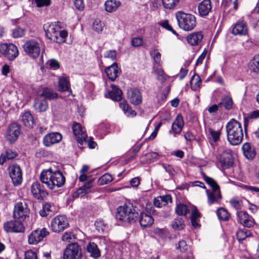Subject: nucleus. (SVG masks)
<instances>
[{
	"label": "nucleus",
	"mask_w": 259,
	"mask_h": 259,
	"mask_svg": "<svg viewBox=\"0 0 259 259\" xmlns=\"http://www.w3.org/2000/svg\"><path fill=\"white\" fill-rule=\"evenodd\" d=\"M22 222L15 219L7 222L4 224V229L7 232L23 233L25 227Z\"/></svg>",
	"instance_id": "obj_13"
},
{
	"label": "nucleus",
	"mask_w": 259,
	"mask_h": 259,
	"mask_svg": "<svg viewBox=\"0 0 259 259\" xmlns=\"http://www.w3.org/2000/svg\"><path fill=\"white\" fill-rule=\"evenodd\" d=\"M249 68L255 73L259 72V54L255 55L250 61Z\"/></svg>",
	"instance_id": "obj_37"
},
{
	"label": "nucleus",
	"mask_w": 259,
	"mask_h": 259,
	"mask_svg": "<svg viewBox=\"0 0 259 259\" xmlns=\"http://www.w3.org/2000/svg\"><path fill=\"white\" fill-rule=\"evenodd\" d=\"M39 179L42 183L51 190L62 187L65 182V178L62 172L59 170L54 171L52 168L43 170Z\"/></svg>",
	"instance_id": "obj_1"
},
{
	"label": "nucleus",
	"mask_w": 259,
	"mask_h": 259,
	"mask_svg": "<svg viewBox=\"0 0 259 259\" xmlns=\"http://www.w3.org/2000/svg\"><path fill=\"white\" fill-rule=\"evenodd\" d=\"M0 52L4 54L10 61L14 60L19 54L17 47L13 44H2L0 45Z\"/></svg>",
	"instance_id": "obj_12"
},
{
	"label": "nucleus",
	"mask_w": 259,
	"mask_h": 259,
	"mask_svg": "<svg viewBox=\"0 0 259 259\" xmlns=\"http://www.w3.org/2000/svg\"><path fill=\"white\" fill-rule=\"evenodd\" d=\"M237 238L239 241H243L246 237L251 236L249 231L247 230L239 229L236 232Z\"/></svg>",
	"instance_id": "obj_46"
},
{
	"label": "nucleus",
	"mask_w": 259,
	"mask_h": 259,
	"mask_svg": "<svg viewBox=\"0 0 259 259\" xmlns=\"http://www.w3.org/2000/svg\"><path fill=\"white\" fill-rule=\"evenodd\" d=\"M217 214L219 219L222 221H228L230 217L227 210L223 207L219 208L217 211Z\"/></svg>",
	"instance_id": "obj_40"
},
{
	"label": "nucleus",
	"mask_w": 259,
	"mask_h": 259,
	"mask_svg": "<svg viewBox=\"0 0 259 259\" xmlns=\"http://www.w3.org/2000/svg\"><path fill=\"white\" fill-rule=\"evenodd\" d=\"M38 7L48 6L50 4V0H35Z\"/></svg>",
	"instance_id": "obj_62"
},
{
	"label": "nucleus",
	"mask_w": 259,
	"mask_h": 259,
	"mask_svg": "<svg viewBox=\"0 0 259 259\" xmlns=\"http://www.w3.org/2000/svg\"><path fill=\"white\" fill-rule=\"evenodd\" d=\"M43 28L49 39L58 44L65 41L68 33L66 31L61 30L60 22H48L44 24Z\"/></svg>",
	"instance_id": "obj_2"
},
{
	"label": "nucleus",
	"mask_w": 259,
	"mask_h": 259,
	"mask_svg": "<svg viewBox=\"0 0 259 259\" xmlns=\"http://www.w3.org/2000/svg\"><path fill=\"white\" fill-rule=\"evenodd\" d=\"M177 248H179L181 251H185L188 248V245L185 241L182 240L179 241L178 246Z\"/></svg>",
	"instance_id": "obj_64"
},
{
	"label": "nucleus",
	"mask_w": 259,
	"mask_h": 259,
	"mask_svg": "<svg viewBox=\"0 0 259 259\" xmlns=\"http://www.w3.org/2000/svg\"><path fill=\"white\" fill-rule=\"evenodd\" d=\"M139 215L132 204H124L117 207L116 219L124 223H132L135 222Z\"/></svg>",
	"instance_id": "obj_4"
},
{
	"label": "nucleus",
	"mask_w": 259,
	"mask_h": 259,
	"mask_svg": "<svg viewBox=\"0 0 259 259\" xmlns=\"http://www.w3.org/2000/svg\"><path fill=\"white\" fill-rule=\"evenodd\" d=\"M153 68L154 72L155 74L157 75V79L161 82H164L166 79V75L164 73L163 69L159 67H154Z\"/></svg>",
	"instance_id": "obj_39"
},
{
	"label": "nucleus",
	"mask_w": 259,
	"mask_h": 259,
	"mask_svg": "<svg viewBox=\"0 0 259 259\" xmlns=\"http://www.w3.org/2000/svg\"><path fill=\"white\" fill-rule=\"evenodd\" d=\"M171 227L175 230H181L185 227L184 221L181 218H177L172 222Z\"/></svg>",
	"instance_id": "obj_38"
},
{
	"label": "nucleus",
	"mask_w": 259,
	"mask_h": 259,
	"mask_svg": "<svg viewBox=\"0 0 259 259\" xmlns=\"http://www.w3.org/2000/svg\"><path fill=\"white\" fill-rule=\"evenodd\" d=\"M9 172L10 177L14 185H20L22 182V173L20 167L17 164H13L9 166Z\"/></svg>",
	"instance_id": "obj_15"
},
{
	"label": "nucleus",
	"mask_w": 259,
	"mask_h": 259,
	"mask_svg": "<svg viewBox=\"0 0 259 259\" xmlns=\"http://www.w3.org/2000/svg\"><path fill=\"white\" fill-rule=\"evenodd\" d=\"M87 250L90 255L93 257H98L100 255V251L97 245L94 242H90L87 246Z\"/></svg>",
	"instance_id": "obj_34"
},
{
	"label": "nucleus",
	"mask_w": 259,
	"mask_h": 259,
	"mask_svg": "<svg viewBox=\"0 0 259 259\" xmlns=\"http://www.w3.org/2000/svg\"><path fill=\"white\" fill-rule=\"evenodd\" d=\"M158 156V154L154 152L148 153L145 155L147 158V161L149 162L154 161L155 160L157 159Z\"/></svg>",
	"instance_id": "obj_54"
},
{
	"label": "nucleus",
	"mask_w": 259,
	"mask_h": 259,
	"mask_svg": "<svg viewBox=\"0 0 259 259\" xmlns=\"http://www.w3.org/2000/svg\"><path fill=\"white\" fill-rule=\"evenodd\" d=\"M176 18L178 26L183 30L191 31L196 26V17L192 14L178 11L176 13Z\"/></svg>",
	"instance_id": "obj_6"
},
{
	"label": "nucleus",
	"mask_w": 259,
	"mask_h": 259,
	"mask_svg": "<svg viewBox=\"0 0 259 259\" xmlns=\"http://www.w3.org/2000/svg\"><path fill=\"white\" fill-rule=\"evenodd\" d=\"M24 52L29 57L37 58L40 52V43L35 39L27 41L23 45Z\"/></svg>",
	"instance_id": "obj_9"
},
{
	"label": "nucleus",
	"mask_w": 259,
	"mask_h": 259,
	"mask_svg": "<svg viewBox=\"0 0 259 259\" xmlns=\"http://www.w3.org/2000/svg\"><path fill=\"white\" fill-rule=\"evenodd\" d=\"M76 239L75 235L71 232L68 231L64 233L62 236V240L64 242H69Z\"/></svg>",
	"instance_id": "obj_48"
},
{
	"label": "nucleus",
	"mask_w": 259,
	"mask_h": 259,
	"mask_svg": "<svg viewBox=\"0 0 259 259\" xmlns=\"http://www.w3.org/2000/svg\"><path fill=\"white\" fill-rule=\"evenodd\" d=\"M180 0H162V3L165 9H174L178 5Z\"/></svg>",
	"instance_id": "obj_41"
},
{
	"label": "nucleus",
	"mask_w": 259,
	"mask_h": 259,
	"mask_svg": "<svg viewBox=\"0 0 259 259\" xmlns=\"http://www.w3.org/2000/svg\"><path fill=\"white\" fill-rule=\"evenodd\" d=\"M230 203L236 210L240 209L242 206V201L238 197H233L231 199Z\"/></svg>",
	"instance_id": "obj_47"
},
{
	"label": "nucleus",
	"mask_w": 259,
	"mask_h": 259,
	"mask_svg": "<svg viewBox=\"0 0 259 259\" xmlns=\"http://www.w3.org/2000/svg\"><path fill=\"white\" fill-rule=\"evenodd\" d=\"M143 43V39L141 37H136L131 40V45L134 47L142 46Z\"/></svg>",
	"instance_id": "obj_52"
},
{
	"label": "nucleus",
	"mask_w": 259,
	"mask_h": 259,
	"mask_svg": "<svg viewBox=\"0 0 259 259\" xmlns=\"http://www.w3.org/2000/svg\"><path fill=\"white\" fill-rule=\"evenodd\" d=\"M184 125V121L183 117L181 114H179L175 119L171 125V130L169 131V133H172L174 137L177 135L180 134L182 131Z\"/></svg>",
	"instance_id": "obj_18"
},
{
	"label": "nucleus",
	"mask_w": 259,
	"mask_h": 259,
	"mask_svg": "<svg viewBox=\"0 0 259 259\" xmlns=\"http://www.w3.org/2000/svg\"><path fill=\"white\" fill-rule=\"evenodd\" d=\"M81 249L77 243H72L67 245L64 250V259H80Z\"/></svg>",
	"instance_id": "obj_11"
},
{
	"label": "nucleus",
	"mask_w": 259,
	"mask_h": 259,
	"mask_svg": "<svg viewBox=\"0 0 259 259\" xmlns=\"http://www.w3.org/2000/svg\"><path fill=\"white\" fill-rule=\"evenodd\" d=\"M31 191L33 196L37 199H42L47 194L46 192L42 189L40 184L37 182L32 183Z\"/></svg>",
	"instance_id": "obj_22"
},
{
	"label": "nucleus",
	"mask_w": 259,
	"mask_h": 259,
	"mask_svg": "<svg viewBox=\"0 0 259 259\" xmlns=\"http://www.w3.org/2000/svg\"><path fill=\"white\" fill-rule=\"evenodd\" d=\"M69 227L67 218L64 215H58L54 217L51 221L50 228L55 233L63 231Z\"/></svg>",
	"instance_id": "obj_7"
},
{
	"label": "nucleus",
	"mask_w": 259,
	"mask_h": 259,
	"mask_svg": "<svg viewBox=\"0 0 259 259\" xmlns=\"http://www.w3.org/2000/svg\"><path fill=\"white\" fill-rule=\"evenodd\" d=\"M42 97L49 99H53L57 98L58 95L53 92L52 90L48 88H45L40 95Z\"/></svg>",
	"instance_id": "obj_42"
},
{
	"label": "nucleus",
	"mask_w": 259,
	"mask_h": 259,
	"mask_svg": "<svg viewBox=\"0 0 259 259\" xmlns=\"http://www.w3.org/2000/svg\"><path fill=\"white\" fill-rule=\"evenodd\" d=\"M238 222L244 226L250 228L254 224V221L253 218L248 214L243 211H238L237 212Z\"/></svg>",
	"instance_id": "obj_16"
},
{
	"label": "nucleus",
	"mask_w": 259,
	"mask_h": 259,
	"mask_svg": "<svg viewBox=\"0 0 259 259\" xmlns=\"http://www.w3.org/2000/svg\"><path fill=\"white\" fill-rule=\"evenodd\" d=\"M211 4L210 0H203L198 5V11L200 16L204 17L209 14L211 10Z\"/></svg>",
	"instance_id": "obj_24"
},
{
	"label": "nucleus",
	"mask_w": 259,
	"mask_h": 259,
	"mask_svg": "<svg viewBox=\"0 0 259 259\" xmlns=\"http://www.w3.org/2000/svg\"><path fill=\"white\" fill-rule=\"evenodd\" d=\"M22 121L24 125L28 127H32L34 124L33 117L29 112H25L22 115Z\"/></svg>",
	"instance_id": "obj_33"
},
{
	"label": "nucleus",
	"mask_w": 259,
	"mask_h": 259,
	"mask_svg": "<svg viewBox=\"0 0 259 259\" xmlns=\"http://www.w3.org/2000/svg\"><path fill=\"white\" fill-rule=\"evenodd\" d=\"M232 32L234 35H246L248 32L246 22L243 20H239L233 26Z\"/></svg>",
	"instance_id": "obj_21"
},
{
	"label": "nucleus",
	"mask_w": 259,
	"mask_h": 259,
	"mask_svg": "<svg viewBox=\"0 0 259 259\" xmlns=\"http://www.w3.org/2000/svg\"><path fill=\"white\" fill-rule=\"evenodd\" d=\"M233 101L231 97L226 96L223 98L220 105L221 106H223L226 110H230L233 107Z\"/></svg>",
	"instance_id": "obj_44"
},
{
	"label": "nucleus",
	"mask_w": 259,
	"mask_h": 259,
	"mask_svg": "<svg viewBox=\"0 0 259 259\" xmlns=\"http://www.w3.org/2000/svg\"><path fill=\"white\" fill-rule=\"evenodd\" d=\"M117 56V52L115 50H109L105 52L104 56L105 58H108L111 60L115 59Z\"/></svg>",
	"instance_id": "obj_53"
},
{
	"label": "nucleus",
	"mask_w": 259,
	"mask_h": 259,
	"mask_svg": "<svg viewBox=\"0 0 259 259\" xmlns=\"http://www.w3.org/2000/svg\"><path fill=\"white\" fill-rule=\"evenodd\" d=\"M232 151L231 150L225 151L222 154L220 161L222 166L225 168H228L232 165V161L231 160Z\"/></svg>",
	"instance_id": "obj_27"
},
{
	"label": "nucleus",
	"mask_w": 259,
	"mask_h": 259,
	"mask_svg": "<svg viewBox=\"0 0 259 259\" xmlns=\"http://www.w3.org/2000/svg\"><path fill=\"white\" fill-rule=\"evenodd\" d=\"M62 138L61 134L59 133H52L46 135L43 139L44 144L47 147L59 143Z\"/></svg>",
	"instance_id": "obj_20"
},
{
	"label": "nucleus",
	"mask_w": 259,
	"mask_h": 259,
	"mask_svg": "<svg viewBox=\"0 0 259 259\" xmlns=\"http://www.w3.org/2000/svg\"><path fill=\"white\" fill-rule=\"evenodd\" d=\"M176 212L178 215H186L189 212L188 206L184 204L180 203L176 207Z\"/></svg>",
	"instance_id": "obj_43"
},
{
	"label": "nucleus",
	"mask_w": 259,
	"mask_h": 259,
	"mask_svg": "<svg viewBox=\"0 0 259 259\" xmlns=\"http://www.w3.org/2000/svg\"><path fill=\"white\" fill-rule=\"evenodd\" d=\"M242 150L244 156L247 159H252L254 157L256 152L253 147L251 146L249 143H245L242 146Z\"/></svg>",
	"instance_id": "obj_31"
},
{
	"label": "nucleus",
	"mask_w": 259,
	"mask_h": 259,
	"mask_svg": "<svg viewBox=\"0 0 259 259\" xmlns=\"http://www.w3.org/2000/svg\"><path fill=\"white\" fill-rule=\"evenodd\" d=\"M33 107L36 111L39 112H43L48 108V104L46 99L40 96L35 99Z\"/></svg>",
	"instance_id": "obj_25"
},
{
	"label": "nucleus",
	"mask_w": 259,
	"mask_h": 259,
	"mask_svg": "<svg viewBox=\"0 0 259 259\" xmlns=\"http://www.w3.org/2000/svg\"><path fill=\"white\" fill-rule=\"evenodd\" d=\"M17 153L11 149H7L0 156V164H3L7 160L12 159L17 156Z\"/></svg>",
	"instance_id": "obj_30"
},
{
	"label": "nucleus",
	"mask_w": 259,
	"mask_h": 259,
	"mask_svg": "<svg viewBox=\"0 0 259 259\" xmlns=\"http://www.w3.org/2000/svg\"><path fill=\"white\" fill-rule=\"evenodd\" d=\"M75 8L78 10H83L84 8V4L83 0H73Z\"/></svg>",
	"instance_id": "obj_60"
},
{
	"label": "nucleus",
	"mask_w": 259,
	"mask_h": 259,
	"mask_svg": "<svg viewBox=\"0 0 259 259\" xmlns=\"http://www.w3.org/2000/svg\"><path fill=\"white\" fill-rule=\"evenodd\" d=\"M21 133L20 125L16 122L10 124L7 128L5 134L6 140L10 143H14Z\"/></svg>",
	"instance_id": "obj_10"
},
{
	"label": "nucleus",
	"mask_w": 259,
	"mask_h": 259,
	"mask_svg": "<svg viewBox=\"0 0 259 259\" xmlns=\"http://www.w3.org/2000/svg\"><path fill=\"white\" fill-rule=\"evenodd\" d=\"M105 71L110 80L112 81L115 80L119 73L117 64L114 63L111 66L106 68Z\"/></svg>",
	"instance_id": "obj_26"
},
{
	"label": "nucleus",
	"mask_w": 259,
	"mask_h": 259,
	"mask_svg": "<svg viewBox=\"0 0 259 259\" xmlns=\"http://www.w3.org/2000/svg\"><path fill=\"white\" fill-rule=\"evenodd\" d=\"M88 193L84 189V188L81 187L74 194V197H82Z\"/></svg>",
	"instance_id": "obj_57"
},
{
	"label": "nucleus",
	"mask_w": 259,
	"mask_h": 259,
	"mask_svg": "<svg viewBox=\"0 0 259 259\" xmlns=\"http://www.w3.org/2000/svg\"><path fill=\"white\" fill-rule=\"evenodd\" d=\"M160 25L167 30L171 31L174 34H176V32L172 29L171 26L169 24L168 22L166 20L161 22Z\"/></svg>",
	"instance_id": "obj_61"
},
{
	"label": "nucleus",
	"mask_w": 259,
	"mask_h": 259,
	"mask_svg": "<svg viewBox=\"0 0 259 259\" xmlns=\"http://www.w3.org/2000/svg\"><path fill=\"white\" fill-rule=\"evenodd\" d=\"M227 139L232 145L240 144L243 140V134L241 124L234 119H231L227 124Z\"/></svg>",
	"instance_id": "obj_3"
},
{
	"label": "nucleus",
	"mask_w": 259,
	"mask_h": 259,
	"mask_svg": "<svg viewBox=\"0 0 259 259\" xmlns=\"http://www.w3.org/2000/svg\"><path fill=\"white\" fill-rule=\"evenodd\" d=\"M58 88L59 90L60 91H66L69 90L70 92H71L70 89L69 80L65 77H63L59 79Z\"/></svg>",
	"instance_id": "obj_36"
},
{
	"label": "nucleus",
	"mask_w": 259,
	"mask_h": 259,
	"mask_svg": "<svg viewBox=\"0 0 259 259\" xmlns=\"http://www.w3.org/2000/svg\"><path fill=\"white\" fill-rule=\"evenodd\" d=\"M95 226L96 229L99 232H103L106 228V226L104 225L102 221H97L95 223Z\"/></svg>",
	"instance_id": "obj_56"
},
{
	"label": "nucleus",
	"mask_w": 259,
	"mask_h": 259,
	"mask_svg": "<svg viewBox=\"0 0 259 259\" xmlns=\"http://www.w3.org/2000/svg\"><path fill=\"white\" fill-rule=\"evenodd\" d=\"M127 98L132 104L138 105L142 103V94L139 90L137 89H128L127 90Z\"/></svg>",
	"instance_id": "obj_17"
},
{
	"label": "nucleus",
	"mask_w": 259,
	"mask_h": 259,
	"mask_svg": "<svg viewBox=\"0 0 259 259\" xmlns=\"http://www.w3.org/2000/svg\"><path fill=\"white\" fill-rule=\"evenodd\" d=\"M48 64L50 68L54 70L57 69L60 67L59 63L55 59H51L49 61Z\"/></svg>",
	"instance_id": "obj_59"
},
{
	"label": "nucleus",
	"mask_w": 259,
	"mask_h": 259,
	"mask_svg": "<svg viewBox=\"0 0 259 259\" xmlns=\"http://www.w3.org/2000/svg\"><path fill=\"white\" fill-rule=\"evenodd\" d=\"M139 222L141 227L144 228L148 227L153 224L154 219L151 215L145 212H141Z\"/></svg>",
	"instance_id": "obj_28"
},
{
	"label": "nucleus",
	"mask_w": 259,
	"mask_h": 259,
	"mask_svg": "<svg viewBox=\"0 0 259 259\" xmlns=\"http://www.w3.org/2000/svg\"><path fill=\"white\" fill-rule=\"evenodd\" d=\"M25 29L20 27L17 28L13 31V36L15 38L22 37L24 35Z\"/></svg>",
	"instance_id": "obj_55"
},
{
	"label": "nucleus",
	"mask_w": 259,
	"mask_h": 259,
	"mask_svg": "<svg viewBox=\"0 0 259 259\" xmlns=\"http://www.w3.org/2000/svg\"><path fill=\"white\" fill-rule=\"evenodd\" d=\"M203 36L201 32H195L188 34L186 37V40L190 45L197 46L201 41Z\"/></svg>",
	"instance_id": "obj_23"
},
{
	"label": "nucleus",
	"mask_w": 259,
	"mask_h": 259,
	"mask_svg": "<svg viewBox=\"0 0 259 259\" xmlns=\"http://www.w3.org/2000/svg\"><path fill=\"white\" fill-rule=\"evenodd\" d=\"M113 180L112 176L108 173L102 176L98 180L99 185H104L110 183Z\"/></svg>",
	"instance_id": "obj_45"
},
{
	"label": "nucleus",
	"mask_w": 259,
	"mask_h": 259,
	"mask_svg": "<svg viewBox=\"0 0 259 259\" xmlns=\"http://www.w3.org/2000/svg\"><path fill=\"white\" fill-rule=\"evenodd\" d=\"M120 2L117 0H108L104 4L105 10L110 13L115 11L120 6Z\"/></svg>",
	"instance_id": "obj_29"
},
{
	"label": "nucleus",
	"mask_w": 259,
	"mask_h": 259,
	"mask_svg": "<svg viewBox=\"0 0 259 259\" xmlns=\"http://www.w3.org/2000/svg\"><path fill=\"white\" fill-rule=\"evenodd\" d=\"M202 176L206 183L212 188L211 191H206L208 204L211 205L214 204H220L222 199V196L219 186L212 178L207 177L204 174H202Z\"/></svg>",
	"instance_id": "obj_5"
},
{
	"label": "nucleus",
	"mask_w": 259,
	"mask_h": 259,
	"mask_svg": "<svg viewBox=\"0 0 259 259\" xmlns=\"http://www.w3.org/2000/svg\"><path fill=\"white\" fill-rule=\"evenodd\" d=\"M201 82L200 77L197 74H194L191 80V89L195 91L198 90L200 88Z\"/></svg>",
	"instance_id": "obj_35"
},
{
	"label": "nucleus",
	"mask_w": 259,
	"mask_h": 259,
	"mask_svg": "<svg viewBox=\"0 0 259 259\" xmlns=\"http://www.w3.org/2000/svg\"><path fill=\"white\" fill-rule=\"evenodd\" d=\"M112 90L109 92V95L111 99L115 101H119L121 99L122 91L115 85H111Z\"/></svg>",
	"instance_id": "obj_32"
},
{
	"label": "nucleus",
	"mask_w": 259,
	"mask_h": 259,
	"mask_svg": "<svg viewBox=\"0 0 259 259\" xmlns=\"http://www.w3.org/2000/svg\"><path fill=\"white\" fill-rule=\"evenodd\" d=\"M72 131L79 144H82L83 142L86 141L88 137L87 134L83 131L82 127L79 123H75L73 125Z\"/></svg>",
	"instance_id": "obj_19"
},
{
	"label": "nucleus",
	"mask_w": 259,
	"mask_h": 259,
	"mask_svg": "<svg viewBox=\"0 0 259 259\" xmlns=\"http://www.w3.org/2000/svg\"><path fill=\"white\" fill-rule=\"evenodd\" d=\"M162 166L170 176L173 177L177 174V172L170 165L167 163H163Z\"/></svg>",
	"instance_id": "obj_50"
},
{
	"label": "nucleus",
	"mask_w": 259,
	"mask_h": 259,
	"mask_svg": "<svg viewBox=\"0 0 259 259\" xmlns=\"http://www.w3.org/2000/svg\"><path fill=\"white\" fill-rule=\"evenodd\" d=\"M29 214L27 204L24 202H18L15 203L13 216L14 219L24 221Z\"/></svg>",
	"instance_id": "obj_8"
},
{
	"label": "nucleus",
	"mask_w": 259,
	"mask_h": 259,
	"mask_svg": "<svg viewBox=\"0 0 259 259\" xmlns=\"http://www.w3.org/2000/svg\"><path fill=\"white\" fill-rule=\"evenodd\" d=\"M150 54L153 57L155 63L160 65L161 63V54L159 52L158 50L154 49Z\"/></svg>",
	"instance_id": "obj_49"
},
{
	"label": "nucleus",
	"mask_w": 259,
	"mask_h": 259,
	"mask_svg": "<svg viewBox=\"0 0 259 259\" xmlns=\"http://www.w3.org/2000/svg\"><path fill=\"white\" fill-rule=\"evenodd\" d=\"M93 28L97 32L102 31L103 29V23L101 22H95L93 24Z\"/></svg>",
	"instance_id": "obj_63"
},
{
	"label": "nucleus",
	"mask_w": 259,
	"mask_h": 259,
	"mask_svg": "<svg viewBox=\"0 0 259 259\" xmlns=\"http://www.w3.org/2000/svg\"><path fill=\"white\" fill-rule=\"evenodd\" d=\"M25 259H37V255L35 252L29 250L25 253Z\"/></svg>",
	"instance_id": "obj_58"
},
{
	"label": "nucleus",
	"mask_w": 259,
	"mask_h": 259,
	"mask_svg": "<svg viewBox=\"0 0 259 259\" xmlns=\"http://www.w3.org/2000/svg\"><path fill=\"white\" fill-rule=\"evenodd\" d=\"M208 132L214 142L219 140L221 135V132L220 131H214L212 128H209Z\"/></svg>",
	"instance_id": "obj_51"
},
{
	"label": "nucleus",
	"mask_w": 259,
	"mask_h": 259,
	"mask_svg": "<svg viewBox=\"0 0 259 259\" xmlns=\"http://www.w3.org/2000/svg\"><path fill=\"white\" fill-rule=\"evenodd\" d=\"M49 234V232L46 228L41 230H35L31 232L28 238V242L29 244H36Z\"/></svg>",
	"instance_id": "obj_14"
}]
</instances>
